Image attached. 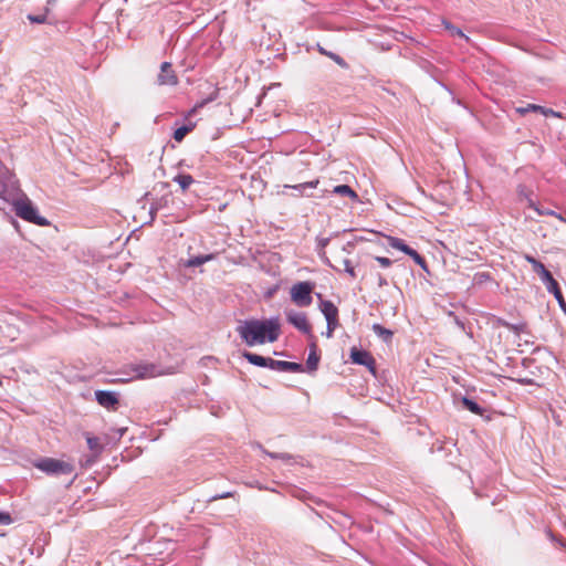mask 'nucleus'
<instances>
[{"label":"nucleus","mask_w":566,"mask_h":566,"mask_svg":"<svg viewBox=\"0 0 566 566\" xmlns=\"http://www.w3.org/2000/svg\"><path fill=\"white\" fill-rule=\"evenodd\" d=\"M318 52H319L321 54H323V55H326V56L331 57L334 62H336V63H337L338 65H340V66H345V65H346L345 60H344L340 55H338V54H336V53H333V52H329V51H326V50H325L323 46H321L319 44H318Z\"/></svg>","instance_id":"obj_29"},{"label":"nucleus","mask_w":566,"mask_h":566,"mask_svg":"<svg viewBox=\"0 0 566 566\" xmlns=\"http://www.w3.org/2000/svg\"><path fill=\"white\" fill-rule=\"evenodd\" d=\"M159 84H174L175 83V70L172 64L164 62L160 66V73L158 76Z\"/></svg>","instance_id":"obj_14"},{"label":"nucleus","mask_w":566,"mask_h":566,"mask_svg":"<svg viewBox=\"0 0 566 566\" xmlns=\"http://www.w3.org/2000/svg\"><path fill=\"white\" fill-rule=\"evenodd\" d=\"M314 289L315 283L311 281L295 283L290 290L291 301L300 307L310 306L313 302L312 293Z\"/></svg>","instance_id":"obj_6"},{"label":"nucleus","mask_w":566,"mask_h":566,"mask_svg":"<svg viewBox=\"0 0 566 566\" xmlns=\"http://www.w3.org/2000/svg\"><path fill=\"white\" fill-rule=\"evenodd\" d=\"M326 322H327V326L331 328L336 329L338 327V316L327 318Z\"/></svg>","instance_id":"obj_41"},{"label":"nucleus","mask_w":566,"mask_h":566,"mask_svg":"<svg viewBox=\"0 0 566 566\" xmlns=\"http://www.w3.org/2000/svg\"><path fill=\"white\" fill-rule=\"evenodd\" d=\"M172 138L177 140V129L172 133Z\"/></svg>","instance_id":"obj_52"},{"label":"nucleus","mask_w":566,"mask_h":566,"mask_svg":"<svg viewBox=\"0 0 566 566\" xmlns=\"http://www.w3.org/2000/svg\"><path fill=\"white\" fill-rule=\"evenodd\" d=\"M321 360V356L317 353V346L315 343H312L310 346V353L306 360V367H304L305 371L307 373H314L318 368V364Z\"/></svg>","instance_id":"obj_13"},{"label":"nucleus","mask_w":566,"mask_h":566,"mask_svg":"<svg viewBox=\"0 0 566 566\" xmlns=\"http://www.w3.org/2000/svg\"><path fill=\"white\" fill-rule=\"evenodd\" d=\"M34 467L49 475L71 474L75 470V467L72 462L54 458L40 459L34 462Z\"/></svg>","instance_id":"obj_5"},{"label":"nucleus","mask_w":566,"mask_h":566,"mask_svg":"<svg viewBox=\"0 0 566 566\" xmlns=\"http://www.w3.org/2000/svg\"><path fill=\"white\" fill-rule=\"evenodd\" d=\"M213 101H216V94L202 101H196L195 105L184 115L178 128L179 143L195 129L198 120L201 119V117L198 116L200 111Z\"/></svg>","instance_id":"obj_4"},{"label":"nucleus","mask_w":566,"mask_h":566,"mask_svg":"<svg viewBox=\"0 0 566 566\" xmlns=\"http://www.w3.org/2000/svg\"><path fill=\"white\" fill-rule=\"evenodd\" d=\"M455 324L461 327L462 329H464V323L462 321H460L458 317H455Z\"/></svg>","instance_id":"obj_48"},{"label":"nucleus","mask_w":566,"mask_h":566,"mask_svg":"<svg viewBox=\"0 0 566 566\" xmlns=\"http://www.w3.org/2000/svg\"><path fill=\"white\" fill-rule=\"evenodd\" d=\"M371 357L373 355L365 349L357 347H352L350 349V359L356 365L364 366L366 363L371 364Z\"/></svg>","instance_id":"obj_15"},{"label":"nucleus","mask_w":566,"mask_h":566,"mask_svg":"<svg viewBox=\"0 0 566 566\" xmlns=\"http://www.w3.org/2000/svg\"><path fill=\"white\" fill-rule=\"evenodd\" d=\"M135 371H136V378H138V379L153 378V377H156L161 374L158 370V368L151 364L138 365V366H136Z\"/></svg>","instance_id":"obj_16"},{"label":"nucleus","mask_w":566,"mask_h":566,"mask_svg":"<svg viewBox=\"0 0 566 566\" xmlns=\"http://www.w3.org/2000/svg\"><path fill=\"white\" fill-rule=\"evenodd\" d=\"M496 325L505 327V328H509L510 323L507 321H505L504 318H502V317H497L496 318Z\"/></svg>","instance_id":"obj_44"},{"label":"nucleus","mask_w":566,"mask_h":566,"mask_svg":"<svg viewBox=\"0 0 566 566\" xmlns=\"http://www.w3.org/2000/svg\"><path fill=\"white\" fill-rule=\"evenodd\" d=\"M334 331H335L334 328H331V327L327 326V329H326V333H325L326 337L331 338L333 336Z\"/></svg>","instance_id":"obj_46"},{"label":"nucleus","mask_w":566,"mask_h":566,"mask_svg":"<svg viewBox=\"0 0 566 566\" xmlns=\"http://www.w3.org/2000/svg\"><path fill=\"white\" fill-rule=\"evenodd\" d=\"M516 191H517V197H518L520 201L525 200L528 202V199H532L531 198L532 192L524 185H518Z\"/></svg>","instance_id":"obj_32"},{"label":"nucleus","mask_w":566,"mask_h":566,"mask_svg":"<svg viewBox=\"0 0 566 566\" xmlns=\"http://www.w3.org/2000/svg\"><path fill=\"white\" fill-rule=\"evenodd\" d=\"M333 193L339 195L342 197H349V198H352L355 201L358 200V195L348 185H337V186H335L334 189H333Z\"/></svg>","instance_id":"obj_22"},{"label":"nucleus","mask_w":566,"mask_h":566,"mask_svg":"<svg viewBox=\"0 0 566 566\" xmlns=\"http://www.w3.org/2000/svg\"><path fill=\"white\" fill-rule=\"evenodd\" d=\"M198 63L197 56H186L180 63L179 66H184V73L193 72L195 67Z\"/></svg>","instance_id":"obj_28"},{"label":"nucleus","mask_w":566,"mask_h":566,"mask_svg":"<svg viewBox=\"0 0 566 566\" xmlns=\"http://www.w3.org/2000/svg\"><path fill=\"white\" fill-rule=\"evenodd\" d=\"M272 370L286 373H304V366L300 363L273 359Z\"/></svg>","instance_id":"obj_11"},{"label":"nucleus","mask_w":566,"mask_h":566,"mask_svg":"<svg viewBox=\"0 0 566 566\" xmlns=\"http://www.w3.org/2000/svg\"><path fill=\"white\" fill-rule=\"evenodd\" d=\"M12 523V517L7 512H0V524L2 525H9Z\"/></svg>","instance_id":"obj_38"},{"label":"nucleus","mask_w":566,"mask_h":566,"mask_svg":"<svg viewBox=\"0 0 566 566\" xmlns=\"http://www.w3.org/2000/svg\"><path fill=\"white\" fill-rule=\"evenodd\" d=\"M48 13H49V8H45V12L43 14H39V15L29 14L28 19L32 23H44V22H46Z\"/></svg>","instance_id":"obj_34"},{"label":"nucleus","mask_w":566,"mask_h":566,"mask_svg":"<svg viewBox=\"0 0 566 566\" xmlns=\"http://www.w3.org/2000/svg\"><path fill=\"white\" fill-rule=\"evenodd\" d=\"M319 184V180L318 179H315V180H312V181H307V182H302V184H298V185H294V186H289L290 188H306V189H314L317 187V185Z\"/></svg>","instance_id":"obj_35"},{"label":"nucleus","mask_w":566,"mask_h":566,"mask_svg":"<svg viewBox=\"0 0 566 566\" xmlns=\"http://www.w3.org/2000/svg\"><path fill=\"white\" fill-rule=\"evenodd\" d=\"M331 241V238H317V248L318 250H324Z\"/></svg>","instance_id":"obj_39"},{"label":"nucleus","mask_w":566,"mask_h":566,"mask_svg":"<svg viewBox=\"0 0 566 566\" xmlns=\"http://www.w3.org/2000/svg\"><path fill=\"white\" fill-rule=\"evenodd\" d=\"M265 453L272 458V459H276V460H282L284 462H287L289 464H293V463H296V458L290 453H286V452H269V451H265Z\"/></svg>","instance_id":"obj_24"},{"label":"nucleus","mask_w":566,"mask_h":566,"mask_svg":"<svg viewBox=\"0 0 566 566\" xmlns=\"http://www.w3.org/2000/svg\"><path fill=\"white\" fill-rule=\"evenodd\" d=\"M178 184L182 195H187L190 187L195 186L192 192L195 193L196 197H198L200 190L199 188H201V182L195 180L192 176H190L189 174L179 172Z\"/></svg>","instance_id":"obj_8"},{"label":"nucleus","mask_w":566,"mask_h":566,"mask_svg":"<svg viewBox=\"0 0 566 566\" xmlns=\"http://www.w3.org/2000/svg\"><path fill=\"white\" fill-rule=\"evenodd\" d=\"M54 1H55V0H48V2H49V3H52V2H54Z\"/></svg>","instance_id":"obj_53"},{"label":"nucleus","mask_w":566,"mask_h":566,"mask_svg":"<svg viewBox=\"0 0 566 566\" xmlns=\"http://www.w3.org/2000/svg\"><path fill=\"white\" fill-rule=\"evenodd\" d=\"M518 381L522 385H531L533 382L531 379H520Z\"/></svg>","instance_id":"obj_49"},{"label":"nucleus","mask_w":566,"mask_h":566,"mask_svg":"<svg viewBox=\"0 0 566 566\" xmlns=\"http://www.w3.org/2000/svg\"><path fill=\"white\" fill-rule=\"evenodd\" d=\"M318 307L326 319L338 316V308L332 301H322Z\"/></svg>","instance_id":"obj_20"},{"label":"nucleus","mask_w":566,"mask_h":566,"mask_svg":"<svg viewBox=\"0 0 566 566\" xmlns=\"http://www.w3.org/2000/svg\"><path fill=\"white\" fill-rule=\"evenodd\" d=\"M293 189L297 190L300 193H303L306 190V188H293Z\"/></svg>","instance_id":"obj_51"},{"label":"nucleus","mask_w":566,"mask_h":566,"mask_svg":"<svg viewBox=\"0 0 566 566\" xmlns=\"http://www.w3.org/2000/svg\"><path fill=\"white\" fill-rule=\"evenodd\" d=\"M316 297H317V300L319 301V303H321L322 301H325V300L323 298V295H322L321 293H316Z\"/></svg>","instance_id":"obj_50"},{"label":"nucleus","mask_w":566,"mask_h":566,"mask_svg":"<svg viewBox=\"0 0 566 566\" xmlns=\"http://www.w3.org/2000/svg\"><path fill=\"white\" fill-rule=\"evenodd\" d=\"M95 397L97 402L106 409L115 410L118 405L117 396L112 391L97 390Z\"/></svg>","instance_id":"obj_9"},{"label":"nucleus","mask_w":566,"mask_h":566,"mask_svg":"<svg viewBox=\"0 0 566 566\" xmlns=\"http://www.w3.org/2000/svg\"><path fill=\"white\" fill-rule=\"evenodd\" d=\"M232 495H233L232 492H224L222 494L212 496L210 501H214V500H219V499H227V497H231Z\"/></svg>","instance_id":"obj_43"},{"label":"nucleus","mask_w":566,"mask_h":566,"mask_svg":"<svg viewBox=\"0 0 566 566\" xmlns=\"http://www.w3.org/2000/svg\"><path fill=\"white\" fill-rule=\"evenodd\" d=\"M461 403L464 409L481 417H484L485 412L488 411L485 408L480 406L474 399L469 398L467 396H463L461 398Z\"/></svg>","instance_id":"obj_17"},{"label":"nucleus","mask_w":566,"mask_h":566,"mask_svg":"<svg viewBox=\"0 0 566 566\" xmlns=\"http://www.w3.org/2000/svg\"><path fill=\"white\" fill-rule=\"evenodd\" d=\"M211 259H212V254L197 255L195 258H190L189 260H187L185 262V266H187V268L200 266V265H202L203 263L208 262Z\"/></svg>","instance_id":"obj_23"},{"label":"nucleus","mask_w":566,"mask_h":566,"mask_svg":"<svg viewBox=\"0 0 566 566\" xmlns=\"http://www.w3.org/2000/svg\"><path fill=\"white\" fill-rule=\"evenodd\" d=\"M386 238H387L388 244L392 249H397V250L403 252L407 255L412 250V248L409 247L402 239H399V238H396V237H391V235H387Z\"/></svg>","instance_id":"obj_21"},{"label":"nucleus","mask_w":566,"mask_h":566,"mask_svg":"<svg viewBox=\"0 0 566 566\" xmlns=\"http://www.w3.org/2000/svg\"><path fill=\"white\" fill-rule=\"evenodd\" d=\"M235 331L248 346H254L256 344L277 340L281 333V325L277 318H251L240 321Z\"/></svg>","instance_id":"obj_1"},{"label":"nucleus","mask_w":566,"mask_h":566,"mask_svg":"<svg viewBox=\"0 0 566 566\" xmlns=\"http://www.w3.org/2000/svg\"><path fill=\"white\" fill-rule=\"evenodd\" d=\"M442 24L446 28V30H448L450 32V34L452 36L463 38L467 41H469V38L463 33V31L460 28L453 25L450 21L443 19Z\"/></svg>","instance_id":"obj_25"},{"label":"nucleus","mask_w":566,"mask_h":566,"mask_svg":"<svg viewBox=\"0 0 566 566\" xmlns=\"http://www.w3.org/2000/svg\"><path fill=\"white\" fill-rule=\"evenodd\" d=\"M86 442L90 448V450L94 451L95 453L99 454L102 452V444L99 442V439L96 437L86 436Z\"/></svg>","instance_id":"obj_30"},{"label":"nucleus","mask_w":566,"mask_h":566,"mask_svg":"<svg viewBox=\"0 0 566 566\" xmlns=\"http://www.w3.org/2000/svg\"><path fill=\"white\" fill-rule=\"evenodd\" d=\"M242 357L248 360L251 365L262 367V368H270L272 369L273 359L271 357H264L248 350H244L242 353Z\"/></svg>","instance_id":"obj_12"},{"label":"nucleus","mask_w":566,"mask_h":566,"mask_svg":"<svg viewBox=\"0 0 566 566\" xmlns=\"http://www.w3.org/2000/svg\"><path fill=\"white\" fill-rule=\"evenodd\" d=\"M377 282L379 287H384L388 285V281L385 276H382L380 273H377Z\"/></svg>","instance_id":"obj_42"},{"label":"nucleus","mask_w":566,"mask_h":566,"mask_svg":"<svg viewBox=\"0 0 566 566\" xmlns=\"http://www.w3.org/2000/svg\"><path fill=\"white\" fill-rule=\"evenodd\" d=\"M220 90L208 81H199L197 84V101H202L210 95L216 94V99L219 97Z\"/></svg>","instance_id":"obj_10"},{"label":"nucleus","mask_w":566,"mask_h":566,"mask_svg":"<svg viewBox=\"0 0 566 566\" xmlns=\"http://www.w3.org/2000/svg\"><path fill=\"white\" fill-rule=\"evenodd\" d=\"M424 272L429 273L428 263L421 254H419L415 249H412L408 254Z\"/></svg>","instance_id":"obj_27"},{"label":"nucleus","mask_w":566,"mask_h":566,"mask_svg":"<svg viewBox=\"0 0 566 566\" xmlns=\"http://www.w3.org/2000/svg\"><path fill=\"white\" fill-rule=\"evenodd\" d=\"M12 206L15 214L24 221L38 226L49 224V221L39 214L36 207L32 203L25 193H21L18 198L12 200Z\"/></svg>","instance_id":"obj_3"},{"label":"nucleus","mask_w":566,"mask_h":566,"mask_svg":"<svg viewBox=\"0 0 566 566\" xmlns=\"http://www.w3.org/2000/svg\"><path fill=\"white\" fill-rule=\"evenodd\" d=\"M492 280L490 272H476L473 275V285H482Z\"/></svg>","instance_id":"obj_31"},{"label":"nucleus","mask_w":566,"mask_h":566,"mask_svg":"<svg viewBox=\"0 0 566 566\" xmlns=\"http://www.w3.org/2000/svg\"><path fill=\"white\" fill-rule=\"evenodd\" d=\"M286 321L293 327H295L301 333L313 336L312 335V326L307 321V316L303 312H296L294 310H290L285 312Z\"/></svg>","instance_id":"obj_7"},{"label":"nucleus","mask_w":566,"mask_h":566,"mask_svg":"<svg viewBox=\"0 0 566 566\" xmlns=\"http://www.w3.org/2000/svg\"><path fill=\"white\" fill-rule=\"evenodd\" d=\"M524 259L527 263L532 265L533 271L538 274L542 282L545 284L547 291L554 295V297L558 302L560 310L566 315V301L563 296L558 282L554 279V276L546 269V266L541 261L535 259L533 255L525 254Z\"/></svg>","instance_id":"obj_2"},{"label":"nucleus","mask_w":566,"mask_h":566,"mask_svg":"<svg viewBox=\"0 0 566 566\" xmlns=\"http://www.w3.org/2000/svg\"><path fill=\"white\" fill-rule=\"evenodd\" d=\"M4 191V181L2 179V177L0 176V197L4 198V193H2Z\"/></svg>","instance_id":"obj_45"},{"label":"nucleus","mask_w":566,"mask_h":566,"mask_svg":"<svg viewBox=\"0 0 566 566\" xmlns=\"http://www.w3.org/2000/svg\"><path fill=\"white\" fill-rule=\"evenodd\" d=\"M526 327H527V325L525 322H520L516 324L510 323V326L507 329H510L511 332H513L516 335H520L521 333L525 332Z\"/></svg>","instance_id":"obj_33"},{"label":"nucleus","mask_w":566,"mask_h":566,"mask_svg":"<svg viewBox=\"0 0 566 566\" xmlns=\"http://www.w3.org/2000/svg\"><path fill=\"white\" fill-rule=\"evenodd\" d=\"M374 376H376V359L371 357V364L366 363L364 365Z\"/></svg>","instance_id":"obj_40"},{"label":"nucleus","mask_w":566,"mask_h":566,"mask_svg":"<svg viewBox=\"0 0 566 566\" xmlns=\"http://www.w3.org/2000/svg\"><path fill=\"white\" fill-rule=\"evenodd\" d=\"M191 22L192 21H188V20L181 21V19L179 18V27L189 25Z\"/></svg>","instance_id":"obj_47"},{"label":"nucleus","mask_w":566,"mask_h":566,"mask_svg":"<svg viewBox=\"0 0 566 566\" xmlns=\"http://www.w3.org/2000/svg\"><path fill=\"white\" fill-rule=\"evenodd\" d=\"M531 112H539L546 114V109L543 106L536 104H527L526 106H521L516 108V113H518L520 115H526Z\"/></svg>","instance_id":"obj_26"},{"label":"nucleus","mask_w":566,"mask_h":566,"mask_svg":"<svg viewBox=\"0 0 566 566\" xmlns=\"http://www.w3.org/2000/svg\"><path fill=\"white\" fill-rule=\"evenodd\" d=\"M343 263H344L345 272L348 273L353 279L356 277V272H355L354 266L352 265V262L348 259H345L343 261Z\"/></svg>","instance_id":"obj_36"},{"label":"nucleus","mask_w":566,"mask_h":566,"mask_svg":"<svg viewBox=\"0 0 566 566\" xmlns=\"http://www.w3.org/2000/svg\"><path fill=\"white\" fill-rule=\"evenodd\" d=\"M371 329L382 342L387 344L391 343L394 337V332L391 329H388L378 323L373 324Z\"/></svg>","instance_id":"obj_18"},{"label":"nucleus","mask_w":566,"mask_h":566,"mask_svg":"<svg viewBox=\"0 0 566 566\" xmlns=\"http://www.w3.org/2000/svg\"><path fill=\"white\" fill-rule=\"evenodd\" d=\"M528 207L534 209L538 216H553L566 223V219L563 218L559 213L555 212L554 210L539 207L533 199H528Z\"/></svg>","instance_id":"obj_19"},{"label":"nucleus","mask_w":566,"mask_h":566,"mask_svg":"<svg viewBox=\"0 0 566 566\" xmlns=\"http://www.w3.org/2000/svg\"><path fill=\"white\" fill-rule=\"evenodd\" d=\"M375 260L382 268H389L392 264V261L389 258H386V256H375Z\"/></svg>","instance_id":"obj_37"}]
</instances>
